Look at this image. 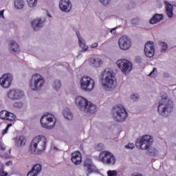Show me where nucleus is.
I'll return each instance as SVG.
<instances>
[{
    "instance_id": "f257e3e1",
    "label": "nucleus",
    "mask_w": 176,
    "mask_h": 176,
    "mask_svg": "<svg viewBox=\"0 0 176 176\" xmlns=\"http://www.w3.org/2000/svg\"><path fill=\"white\" fill-rule=\"evenodd\" d=\"M46 146H47V139L45 135H39L32 139L29 152L34 155H41L46 151Z\"/></svg>"
},
{
    "instance_id": "f03ea898",
    "label": "nucleus",
    "mask_w": 176,
    "mask_h": 176,
    "mask_svg": "<svg viewBox=\"0 0 176 176\" xmlns=\"http://www.w3.org/2000/svg\"><path fill=\"white\" fill-rule=\"evenodd\" d=\"M101 83L106 91H112L116 87L115 74L112 70L106 69L101 73Z\"/></svg>"
},
{
    "instance_id": "7ed1b4c3",
    "label": "nucleus",
    "mask_w": 176,
    "mask_h": 176,
    "mask_svg": "<svg viewBox=\"0 0 176 176\" xmlns=\"http://www.w3.org/2000/svg\"><path fill=\"white\" fill-rule=\"evenodd\" d=\"M174 111V102L168 98H162L157 106V113L162 118H168Z\"/></svg>"
},
{
    "instance_id": "20e7f679",
    "label": "nucleus",
    "mask_w": 176,
    "mask_h": 176,
    "mask_svg": "<svg viewBox=\"0 0 176 176\" xmlns=\"http://www.w3.org/2000/svg\"><path fill=\"white\" fill-rule=\"evenodd\" d=\"M75 104L77 108L82 112H85V113H96L97 110V106L82 96H77L75 98Z\"/></svg>"
},
{
    "instance_id": "39448f33",
    "label": "nucleus",
    "mask_w": 176,
    "mask_h": 176,
    "mask_svg": "<svg viewBox=\"0 0 176 176\" xmlns=\"http://www.w3.org/2000/svg\"><path fill=\"white\" fill-rule=\"evenodd\" d=\"M29 86L33 91H40L45 86V78L40 74H32L29 82Z\"/></svg>"
},
{
    "instance_id": "423d86ee",
    "label": "nucleus",
    "mask_w": 176,
    "mask_h": 176,
    "mask_svg": "<svg viewBox=\"0 0 176 176\" xmlns=\"http://www.w3.org/2000/svg\"><path fill=\"white\" fill-rule=\"evenodd\" d=\"M111 112L113 119L116 122H124L127 119V111L122 104L113 106Z\"/></svg>"
},
{
    "instance_id": "0eeeda50",
    "label": "nucleus",
    "mask_w": 176,
    "mask_h": 176,
    "mask_svg": "<svg viewBox=\"0 0 176 176\" xmlns=\"http://www.w3.org/2000/svg\"><path fill=\"white\" fill-rule=\"evenodd\" d=\"M41 127L50 130L56 126V117L51 113L44 114L41 117Z\"/></svg>"
},
{
    "instance_id": "6e6552de",
    "label": "nucleus",
    "mask_w": 176,
    "mask_h": 176,
    "mask_svg": "<svg viewBox=\"0 0 176 176\" xmlns=\"http://www.w3.org/2000/svg\"><path fill=\"white\" fill-rule=\"evenodd\" d=\"M99 161L103 164L113 166L116 163V157L109 151H102L99 154Z\"/></svg>"
},
{
    "instance_id": "1a4fd4ad",
    "label": "nucleus",
    "mask_w": 176,
    "mask_h": 176,
    "mask_svg": "<svg viewBox=\"0 0 176 176\" xmlns=\"http://www.w3.org/2000/svg\"><path fill=\"white\" fill-rule=\"evenodd\" d=\"M83 91H91L96 86V82L89 76H82L80 81Z\"/></svg>"
},
{
    "instance_id": "9d476101",
    "label": "nucleus",
    "mask_w": 176,
    "mask_h": 176,
    "mask_svg": "<svg viewBox=\"0 0 176 176\" xmlns=\"http://www.w3.org/2000/svg\"><path fill=\"white\" fill-rule=\"evenodd\" d=\"M153 144V138L149 135H145L137 142L136 146L140 149L146 150L151 148V146Z\"/></svg>"
},
{
    "instance_id": "9b49d317",
    "label": "nucleus",
    "mask_w": 176,
    "mask_h": 176,
    "mask_svg": "<svg viewBox=\"0 0 176 176\" xmlns=\"http://www.w3.org/2000/svg\"><path fill=\"white\" fill-rule=\"evenodd\" d=\"M120 71L127 75L133 69V63L126 59H120L116 63Z\"/></svg>"
},
{
    "instance_id": "f8f14e48",
    "label": "nucleus",
    "mask_w": 176,
    "mask_h": 176,
    "mask_svg": "<svg viewBox=\"0 0 176 176\" xmlns=\"http://www.w3.org/2000/svg\"><path fill=\"white\" fill-rule=\"evenodd\" d=\"M84 175L89 176L90 174H94V173H97V168L93 162L91 160L87 159L84 162V169H83Z\"/></svg>"
},
{
    "instance_id": "ddd939ff",
    "label": "nucleus",
    "mask_w": 176,
    "mask_h": 176,
    "mask_svg": "<svg viewBox=\"0 0 176 176\" xmlns=\"http://www.w3.org/2000/svg\"><path fill=\"white\" fill-rule=\"evenodd\" d=\"M118 46L121 50H129L131 47V38L126 35L118 39Z\"/></svg>"
},
{
    "instance_id": "4468645a",
    "label": "nucleus",
    "mask_w": 176,
    "mask_h": 176,
    "mask_svg": "<svg viewBox=\"0 0 176 176\" xmlns=\"http://www.w3.org/2000/svg\"><path fill=\"white\" fill-rule=\"evenodd\" d=\"M24 97V92L20 89H10L7 93V98L11 101H14L16 100H20Z\"/></svg>"
},
{
    "instance_id": "2eb2a0df",
    "label": "nucleus",
    "mask_w": 176,
    "mask_h": 176,
    "mask_svg": "<svg viewBox=\"0 0 176 176\" xmlns=\"http://www.w3.org/2000/svg\"><path fill=\"white\" fill-rule=\"evenodd\" d=\"M13 80V76L10 74H5L0 78V85L3 89H9L12 81Z\"/></svg>"
},
{
    "instance_id": "dca6fc26",
    "label": "nucleus",
    "mask_w": 176,
    "mask_h": 176,
    "mask_svg": "<svg viewBox=\"0 0 176 176\" xmlns=\"http://www.w3.org/2000/svg\"><path fill=\"white\" fill-rule=\"evenodd\" d=\"M155 43L153 41H147L144 45V54L146 57L152 58L155 56Z\"/></svg>"
},
{
    "instance_id": "f3484780",
    "label": "nucleus",
    "mask_w": 176,
    "mask_h": 176,
    "mask_svg": "<svg viewBox=\"0 0 176 176\" xmlns=\"http://www.w3.org/2000/svg\"><path fill=\"white\" fill-rule=\"evenodd\" d=\"M59 8L62 12L68 13L72 10V3L69 0H60Z\"/></svg>"
},
{
    "instance_id": "a211bd4d",
    "label": "nucleus",
    "mask_w": 176,
    "mask_h": 176,
    "mask_svg": "<svg viewBox=\"0 0 176 176\" xmlns=\"http://www.w3.org/2000/svg\"><path fill=\"white\" fill-rule=\"evenodd\" d=\"M16 148H24L27 145V138L24 135H18L13 138Z\"/></svg>"
},
{
    "instance_id": "6ab92c4d",
    "label": "nucleus",
    "mask_w": 176,
    "mask_h": 176,
    "mask_svg": "<svg viewBox=\"0 0 176 176\" xmlns=\"http://www.w3.org/2000/svg\"><path fill=\"white\" fill-rule=\"evenodd\" d=\"M0 118L7 122H14L16 120V115L6 110H3L0 113Z\"/></svg>"
},
{
    "instance_id": "aec40b11",
    "label": "nucleus",
    "mask_w": 176,
    "mask_h": 176,
    "mask_svg": "<svg viewBox=\"0 0 176 176\" xmlns=\"http://www.w3.org/2000/svg\"><path fill=\"white\" fill-rule=\"evenodd\" d=\"M46 20L45 19H39L37 18L32 21V28L35 31H38L40 28H42L43 27V24H45V22Z\"/></svg>"
},
{
    "instance_id": "412c9836",
    "label": "nucleus",
    "mask_w": 176,
    "mask_h": 176,
    "mask_svg": "<svg viewBox=\"0 0 176 176\" xmlns=\"http://www.w3.org/2000/svg\"><path fill=\"white\" fill-rule=\"evenodd\" d=\"M71 160L74 164L78 166L82 163V154L79 151H75L72 153L71 155Z\"/></svg>"
},
{
    "instance_id": "4be33fe9",
    "label": "nucleus",
    "mask_w": 176,
    "mask_h": 176,
    "mask_svg": "<svg viewBox=\"0 0 176 176\" xmlns=\"http://www.w3.org/2000/svg\"><path fill=\"white\" fill-rule=\"evenodd\" d=\"M165 5V9H166V14L167 15L169 19L173 18V16L174 14L173 10H174V6L171 5L168 1H164Z\"/></svg>"
},
{
    "instance_id": "5701e85b",
    "label": "nucleus",
    "mask_w": 176,
    "mask_h": 176,
    "mask_svg": "<svg viewBox=\"0 0 176 176\" xmlns=\"http://www.w3.org/2000/svg\"><path fill=\"white\" fill-rule=\"evenodd\" d=\"M76 35L78 39V45L81 49H82V52H87V50L89 49V47L86 45V41L82 36H80V33L79 32H76Z\"/></svg>"
},
{
    "instance_id": "b1692460",
    "label": "nucleus",
    "mask_w": 176,
    "mask_h": 176,
    "mask_svg": "<svg viewBox=\"0 0 176 176\" xmlns=\"http://www.w3.org/2000/svg\"><path fill=\"white\" fill-rule=\"evenodd\" d=\"M9 50L12 54H16L20 52V48L19 47V44L14 41H11L9 43Z\"/></svg>"
},
{
    "instance_id": "393cba45",
    "label": "nucleus",
    "mask_w": 176,
    "mask_h": 176,
    "mask_svg": "<svg viewBox=\"0 0 176 176\" xmlns=\"http://www.w3.org/2000/svg\"><path fill=\"white\" fill-rule=\"evenodd\" d=\"M90 64H91L93 67H95V68H98L102 65V60L97 57L91 58Z\"/></svg>"
},
{
    "instance_id": "a878e982",
    "label": "nucleus",
    "mask_w": 176,
    "mask_h": 176,
    "mask_svg": "<svg viewBox=\"0 0 176 176\" xmlns=\"http://www.w3.org/2000/svg\"><path fill=\"white\" fill-rule=\"evenodd\" d=\"M63 115L67 120H72L74 119V114L71 112L69 108L66 107L63 111Z\"/></svg>"
},
{
    "instance_id": "bb28decb",
    "label": "nucleus",
    "mask_w": 176,
    "mask_h": 176,
    "mask_svg": "<svg viewBox=\"0 0 176 176\" xmlns=\"http://www.w3.org/2000/svg\"><path fill=\"white\" fill-rule=\"evenodd\" d=\"M162 20H163V14H155L150 20V24H157V23H159V21H162Z\"/></svg>"
},
{
    "instance_id": "cd10ccee",
    "label": "nucleus",
    "mask_w": 176,
    "mask_h": 176,
    "mask_svg": "<svg viewBox=\"0 0 176 176\" xmlns=\"http://www.w3.org/2000/svg\"><path fill=\"white\" fill-rule=\"evenodd\" d=\"M6 148L0 147V150L1 151V157H4L5 159H9L10 157V153H12V150L10 149L8 151H6Z\"/></svg>"
},
{
    "instance_id": "c85d7f7f",
    "label": "nucleus",
    "mask_w": 176,
    "mask_h": 176,
    "mask_svg": "<svg viewBox=\"0 0 176 176\" xmlns=\"http://www.w3.org/2000/svg\"><path fill=\"white\" fill-rule=\"evenodd\" d=\"M52 86L54 90H56V91H58V90L61 89V81L58 79L54 80L52 82Z\"/></svg>"
},
{
    "instance_id": "c756f323",
    "label": "nucleus",
    "mask_w": 176,
    "mask_h": 176,
    "mask_svg": "<svg viewBox=\"0 0 176 176\" xmlns=\"http://www.w3.org/2000/svg\"><path fill=\"white\" fill-rule=\"evenodd\" d=\"M159 45L161 47L160 52L161 53H166L167 50L168 49V45L166 42L159 41Z\"/></svg>"
},
{
    "instance_id": "7c9ffc66",
    "label": "nucleus",
    "mask_w": 176,
    "mask_h": 176,
    "mask_svg": "<svg viewBox=\"0 0 176 176\" xmlns=\"http://www.w3.org/2000/svg\"><path fill=\"white\" fill-rule=\"evenodd\" d=\"M24 1L23 0H15L14 6L16 9H23L24 8Z\"/></svg>"
},
{
    "instance_id": "2f4dec72",
    "label": "nucleus",
    "mask_w": 176,
    "mask_h": 176,
    "mask_svg": "<svg viewBox=\"0 0 176 176\" xmlns=\"http://www.w3.org/2000/svg\"><path fill=\"white\" fill-rule=\"evenodd\" d=\"M148 149V153L151 155V156H156V155H157L158 153V151L157 149H156V148L155 147H149Z\"/></svg>"
},
{
    "instance_id": "473e14b6",
    "label": "nucleus",
    "mask_w": 176,
    "mask_h": 176,
    "mask_svg": "<svg viewBox=\"0 0 176 176\" xmlns=\"http://www.w3.org/2000/svg\"><path fill=\"white\" fill-rule=\"evenodd\" d=\"M32 169L37 173V175L40 174L41 171H42V165L36 164L32 167Z\"/></svg>"
},
{
    "instance_id": "72a5a7b5",
    "label": "nucleus",
    "mask_w": 176,
    "mask_h": 176,
    "mask_svg": "<svg viewBox=\"0 0 176 176\" xmlns=\"http://www.w3.org/2000/svg\"><path fill=\"white\" fill-rule=\"evenodd\" d=\"M30 8H35L38 4V0H26Z\"/></svg>"
},
{
    "instance_id": "f704fd0d",
    "label": "nucleus",
    "mask_w": 176,
    "mask_h": 176,
    "mask_svg": "<svg viewBox=\"0 0 176 176\" xmlns=\"http://www.w3.org/2000/svg\"><path fill=\"white\" fill-rule=\"evenodd\" d=\"M0 176H8V172L3 171V164L0 162Z\"/></svg>"
},
{
    "instance_id": "c9c22d12",
    "label": "nucleus",
    "mask_w": 176,
    "mask_h": 176,
    "mask_svg": "<svg viewBox=\"0 0 176 176\" xmlns=\"http://www.w3.org/2000/svg\"><path fill=\"white\" fill-rule=\"evenodd\" d=\"M100 3L102 6H109L111 5V0H99Z\"/></svg>"
},
{
    "instance_id": "e433bc0d",
    "label": "nucleus",
    "mask_w": 176,
    "mask_h": 176,
    "mask_svg": "<svg viewBox=\"0 0 176 176\" xmlns=\"http://www.w3.org/2000/svg\"><path fill=\"white\" fill-rule=\"evenodd\" d=\"M148 76H151V78H156V76H157V69L156 67H154L153 69V71H151V73L148 74Z\"/></svg>"
},
{
    "instance_id": "4c0bfd02",
    "label": "nucleus",
    "mask_w": 176,
    "mask_h": 176,
    "mask_svg": "<svg viewBox=\"0 0 176 176\" xmlns=\"http://www.w3.org/2000/svg\"><path fill=\"white\" fill-rule=\"evenodd\" d=\"M139 99L140 95H138V94H133L131 96V100H132V101H138Z\"/></svg>"
},
{
    "instance_id": "58836bf2",
    "label": "nucleus",
    "mask_w": 176,
    "mask_h": 176,
    "mask_svg": "<svg viewBox=\"0 0 176 176\" xmlns=\"http://www.w3.org/2000/svg\"><path fill=\"white\" fill-rule=\"evenodd\" d=\"M108 176H118V171L116 170H109L107 172Z\"/></svg>"
},
{
    "instance_id": "ea45409f",
    "label": "nucleus",
    "mask_w": 176,
    "mask_h": 176,
    "mask_svg": "<svg viewBox=\"0 0 176 176\" xmlns=\"http://www.w3.org/2000/svg\"><path fill=\"white\" fill-rule=\"evenodd\" d=\"M126 149H134L135 146L133 143H129L127 145L125 146Z\"/></svg>"
},
{
    "instance_id": "a19ab883",
    "label": "nucleus",
    "mask_w": 176,
    "mask_h": 176,
    "mask_svg": "<svg viewBox=\"0 0 176 176\" xmlns=\"http://www.w3.org/2000/svg\"><path fill=\"white\" fill-rule=\"evenodd\" d=\"M28 176H38V173L32 168V170L28 173Z\"/></svg>"
},
{
    "instance_id": "79ce46f5",
    "label": "nucleus",
    "mask_w": 176,
    "mask_h": 176,
    "mask_svg": "<svg viewBox=\"0 0 176 176\" xmlns=\"http://www.w3.org/2000/svg\"><path fill=\"white\" fill-rule=\"evenodd\" d=\"M135 62L138 63V64H141V63H142V59H141V57L138 56L135 58Z\"/></svg>"
},
{
    "instance_id": "37998d69",
    "label": "nucleus",
    "mask_w": 176,
    "mask_h": 176,
    "mask_svg": "<svg viewBox=\"0 0 176 176\" xmlns=\"http://www.w3.org/2000/svg\"><path fill=\"white\" fill-rule=\"evenodd\" d=\"M97 46H98V43H94L92 45H91L90 47H91V49H94V47H97Z\"/></svg>"
},
{
    "instance_id": "c03bdc74",
    "label": "nucleus",
    "mask_w": 176,
    "mask_h": 176,
    "mask_svg": "<svg viewBox=\"0 0 176 176\" xmlns=\"http://www.w3.org/2000/svg\"><path fill=\"white\" fill-rule=\"evenodd\" d=\"M163 76L164 78H170V74L168 72H164Z\"/></svg>"
},
{
    "instance_id": "a18cd8bd",
    "label": "nucleus",
    "mask_w": 176,
    "mask_h": 176,
    "mask_svg": "<svg viewBox=\"0 0 176 176\" xmlns=\"http://www.w3.org/2000/svg\"><path fill=\"white\" fill-rule=\"evenodd\" d=\"M110 32H111V34H112L113 35H115V34H116V28H114L111 29V30H110Z\"/></svg>"
},
{
    "instance_id": "49530a36",
    "label": "nucleus",
    "mask_w": 176,
    "mask_h": 176,
    "mask_svg": "<svg viewBox=\"0 0 176 176\" xmlns=\"http://www.w3.org/2000/svg\"><path fill=\"white\" fill-rule=\"evenodd\" d=\"M21 102H15L14 104V107H17L18 108H20L21 107Z\"/></svg>"
},
{
    "instance_id": "de8ad7c7",
    "label": "nucleus",
    "mask_w": 176,
    "mask_h": 176,
    "mask_svg": "<svg viewBox=\"0 0 176 176\" xmlns=\"http://www.w3.org/2000/svg\"><path fill=\"white\" fill-rule=\"evenodd\" d=\"M8 130H9L8 128H6L4 130H3L2 131L3 135L6 134V133H8Z\"/></svg>"
},
{
    "instance_id": "09e8293b",
    "label": "nucleus",
    "mask_w": 176,
    "mask_h": 176,
    "mask_svg": "<svg viewBox=\"0 0 176 176\" xmlns=\"http://www.w3.org/2000/svg\"><path fill=\"white\" fill-rule=\"evenodd\" d=\"M6 164L7 166H12V161H8V162H7L6 163Z\"/></svg>"
},
{
    "instance_id": "8fccbe9b",
    "label": "nucleus",
    "mask_w": 176,
    "mask_h": 176,
    "mask_svg": "<svg viewBox=\"0 0 176 176\" xmlns=\"http://www.w3.org/2000/svg\"><path fill=\"white\" fill-rule=\"evenodd\" d=\"M132 23L133 24H137V19H133Z\"/></svg>"
},
{
    "instance_id": "3c124183",
    "label": "nucleus",
    "mask_w": 176,
    "mask_h": 176,
    "mask_svg": "<svg viewBox=\"0 0 176 176\" xmlns=\"http://www.w3.org/2000/svg\"><path fill=\"white\" fill-rule=\"evenodd\" d=\"M131 176H142V175L140 173L133 174Z\"/></svg>"
},
{
    "instance_id": "603ef678",
    "label": "nucleus",
    "mask_w": 176,
    "mask_h": 176,
    "mask_svg": "<svg viewBox=\"0 0 176 176\" xmlns=\"http://www.w3.org/2000/svg\"><path fill=\"white\" fill-rule=\"evenodd\" d=\"M0 17H3V11H0Z\"/></svg>"
},
{
    "instance_id": "864d4df0",
    "label": "nucleus",
    "mask_w": 176,
    "mask_h": 176,
    "mask_svg": "<svg viewBox=\"0 0 176 176\" xmlns=\"http://www.w3.org/2000/svg\"><path fill=\"white\" fill-rule=\"evenodd\" d=\"M9 127H12V124H8L7 125L6 128L9 129Z\"/></svg>"
},
{
    "instance_id": "5fc2aeb1",
    "label": "nucleus",
    "mask_w": 176,
    "mask_h": 176,
    "mask_svg": "<svg viewBox=\"0 0 176 176\" xmlns=\"http://www.w3.org/2000/svg\"><path fill=\"white\" fill-rule=\"evenodd\" d=\"M54 149L56 151V150H57V147H54Z\"/></svg>"
}]
</instances>
